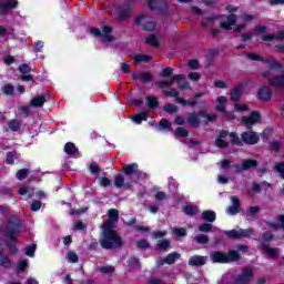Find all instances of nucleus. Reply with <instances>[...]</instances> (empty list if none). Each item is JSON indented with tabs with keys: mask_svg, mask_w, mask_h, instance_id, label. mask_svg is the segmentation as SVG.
<instances>
[{
	"mask_svg": "<svg viewBox=\"0 0 284 284\" xmlns=\"http://www.w3.org/2000/svg\"><path fill=\"white\" fill-rule=\"evenodd\" d=\"M136 26H141L142 30L152 31L156 29V22L152 18H148L143 14L138 16L135 19Z\"/></svg>",
	"mask_w": 284,
	"mask_h": 284,
	"instance_id": "6",
	"label": "nucleus"
},
{
	"mask_svg": "<svg viewBox=\"0 0 284 284\" xmlns=\"http://www.w3.org/2000/svg\"><path fill=\"white\" fill-rule=\"evenodd\" d=\"M164 97H172L180 105H187V100L179 98V90L171 89L170 91H163Z\"/></svg>",
	"mask_w": 284,
	"mask_h": 284,
	"instance_id": "14",
	"label": "nucleus"
},
{
	"mask_svg": "<svg viewBox=\"0 0 284 284\" xmlns=\"http://www.w3.org/2000/svg\"><path fill=\"white\" fill-rule=\"evenodd\" d=\"M9 128L10 130H12L13 132H17V130H19V128H21V123H19V121L17 120H11L9 122Z\"/></svg>",
	"mask_w": 284,
	"mask_h": 284,
	"instance_id": "48",
	"label": "nucleus"
},
{
	"mask_svg": "<svg viewBox=\"0 0 284 284\" xmlns=\"http://www.w3.org/2000/svg\"><path fill=\"white\" fill-rule=\"evenodd\" d=\"M164 112H168V114H174V113L179 112V106H176L174 104H165Z\"/></svg>",
	"mask_w": 284,
	"mask_h": 284,
	"instance_id": "43",
	"label": "nucleus"
},
{
	"mask_svg": "<svg viewBox=\"0 0 284 284\" xmlns=\"http://www.w3.org/2000/svg\"><path fill=\"white\" fill-rule=\"evenodd\" d=\"M247 110V104L236 103L234 105V112H245Z\"/></svg>",
	"mask_w": 284,
	"mask_h": 284,
	"instance_id": "51",
	"label": "nucleus"
},
{
	"mask_svg": "<svg viewBox=\"0 0 284 284\" xmlns=\"http://www.w3.org/2000/svg\"><path fill=\"white\" fill-rule=\"evenodd\" d=\"M172 232L176 239H181V236H186L187 234V231L184 227H174Z\"/></svg>",
	"mask_w": 284,
	"mask_h": 284,
	"instance_id": "39",
	"label": "nucleus"
},
{
	"mask_svg": "<svg viewBox=\"0 0 284 284\" xmlns=\"http://www.w3.org/2000/svg\"><path fill=\"white\" fill-rule=\"evenodd\" d=\"M257 164L256 160H245L241 165H237V172H243L245 170H250L252 168H255Z\"/></svg>",
	"mask_w": 284,
	"mask_h": 284,
	"instance_id": "20",
	"label": "nucleus"
},
{
	"mask_svg": "<svg viewBox=\"0 0 284 284\" xmlns=\"http://www.w3.org/2000/svg\"><path fill=\"white\" fill-rule=\"evenodd\" d=\"M138 247H140V250H148V247H150V244L145 240H140L138 242Z\"/></svg>",
	"mask_w": 284,
	"mask_h": 284,
	"instance_id": "56",
	"label": "nucleus"
},
{
	"mask_svg": "<svg viewBox=\"0 0 284 284\" xmlns=\"http://www.w3.org/2000/svg\"><path fill=\"white\" fill-rule=\"evenodd\" d=\"M109 221L104 222L102 226V239L100 245L103 250H113V247H121V237L114 232V223L119 219V211L111 209L108 212Z\"/></svg>",
	"mask_w": 284,
	"mask_h": 284,
	"instance_id": "1",
	"label": "nucleus"
},
{
	"mask_svg": "<svg viewBox=\"0 0 284 284\" xmlns=\"http://www.w3.org/2000/svg\"><path fill=\"white\" fill-rule=\"evenodd\" d=\"M31 210H32V212H39V210H41V202H39V201L32 202Z\"/></svg>",
	"mask_w": 284,
	"mask_h": 284,
	"instance_id": "60",
	"label": "nucleus"
},
{
	"mask_svg": "<svg viewBox=\"0 0 284 284\" xmlns=\"http://www.w3.org/2000/svg\"><path fill=\"white\" fill-rule=\"evenodd\" d=\"M187 78L191 80V81H199V79H201V74L196 73V72H191L189 73Z\"/></svg>",
	"mask_w": 284,
	"mask_h": 284,
	"instance_id": "62",
	"label": "nucleus"
},
{
	"mask_svg": "<svg viewBox=\"0 0 284 284\" xmlns=\"http://www.w3.org/2000/svg\"><path fill=\"white\" fill-rule=\"evenodd\" d=\"M253 274H254V271H252V268L250 267L244 268L235 280L234 284H248L250 281H252Z\"/></svg>",
	"mask_w": 284,
	"mask_h": 284,
	"instance_id": "9",
	"label": "nucleus"
},
{
	"mask_svg": "<svg viewBox=\"0 0 284 284\" xmlns=\"http://www.w3.org/2000/svg\"><path fill=\"white\" fill-rule=\"evenodd\" d=\"M242 141H244V143H246L247 145H255V143H258V134H256V132L253 131H246L244 133H242Z\"/></svg>",
	"mask_w": 284,
	"mask_h": 284,
	"instance_id": "11",
	"label": "nucleus"
},
{
	"mask_svg": "<svg viewBox=\"0 0 284 284\" xmlns=\"http://www.w3.org/2000/svg\"><path fill=\"white\" fill-rule=\"evenodd\" d=\"M236 23V16L231 14L227 17L226 21H221L220 22V27L222 28V30H231L232 26H234Z\"/></svg>",
	"mask_w": 284,
	"mask_h": 284,
	"instance_id": "16",
	"label": "nucleus"
},
{
	"mask_svg": "<svg viewBox=\"0 0 284 284\" xmlns=\"http://www.w3.org/2000/svg\"><path fill=\"white\" fill-rule=\"evenodd\" d=\"M114 185L115 187H130V184L125 183V178H123V174L115 175Z\"/></svg>",
	"mask_w": 284,
	"mask_h": 284,
	"instance_id": "27",
	"label": "nucleus"
},
{
	"mask_svg": "<svg viewBox=\"0 0 284 284\" xmlns=\"http://www.w3.org/2000/svg\"><path fill=\"white\" fill-rule=\"evenodd\" d=\"M26 255L30 256V258H34V252H37V244L28 245L24 248Z\"/></svg>",
	"mask_w": 284,
	"mask_h": 284,
	"instance_id": "36",
	"label": "nucleus"
},
{
	"mask_svg": "<svg viewBox=\"0 0 284 284\" xmlns=\"http://www.w3.org/2000/svg\"><path fill=\"white\" fill-rule=\"evenodd\" d=\"M172 81H178L180 90H185V88H190V83H182V81H185V75L183 74L173 75Z\"/></svg>",
	"mask_w": 284,
	"mask_h": 284,
	"instance_id": "22",
	"label": "nucleus"
},
{
	"mask_svg": "<svg viewBox=\"0 0 284 284\" xmlns=\"http://www.w3.org/2000/svg\"><path fill=\"white\" fill-rule=\"evenodd\" d=\"M123 172L124 174L129 175L130 174H135V172H139V164L133 163V164H125L123 166Z\"/></svg>",
	"mask_w": 284,
	"mask_h": 284,
	"instance_id": "23",
	"label": "nucleus"
},
{
	"mask_svg": "<svg viewBox=\"0 0 284 284\" xmlns=\"http://www.w3.org/2000/svg\"><path fill=\"white\" fill-rule=\"evenodd\" d=\"M202 219L207 223H214L216 221V213L214 211H204Z\"/></svg>",
	"mask_w": 284,
	"mask_h": 284,
	"instance_id": "25",
	"label": "nucleus"
},
{
	"mask_svg": "<svg viewBox=\"0 0 284 284\" xmlns=\"http://www.w3.org/2000/svg\"><path fill=\"white\" fill-rule=\"evenodd\" d=\"M179 258H181V255L179 253H171L166 256V258L160 260L159 265H165V263L168 265H172V263H175L176 261H179Z\"/></svg>",
	"mask_w": 284,
	"mask_h": 284,
	"instance_id": "17",
	"label": "nucleus"
},
{
	"mask_svg": "<svg viewBox=\"0 0 284 284\" xmlns=\"http://www.w3.org/2000/svg\"><path fill=\"white\" fill-rule=\"evenodd\" d=\"M98 270L102 274H112V272H114V266H100Z\"/></svg>",
	"mask_w": 284,
	"mask_h": 284,
	"instance_id": "47",
	"label": "nucleus"
},
{
	"mask_svg": "<svg viewBox=\"0 0 284 284\" xmlns=\"http://www.w3.org/2000/svg\"><path fill=\"white\" fill-rule=\"evenodd\" d=\"M268 227H271V230H281L284 229V215H280L277 217V224L272 223V222H267Z\"/></svg>",
	"mask_w": 284,
	"mask_h": 284,
	"instance_id": "26",
	"label": "nucleus"
},
{
	"mask_svg": "<svg viewBox=\"0 0 284 284\" xmlns=\"http://www.w3.org/2000/svg\"><path fill=\"white\" fill-rule=\"evenodd\" d=\"M2 92L4 94H12V92H14V87H12V84H6L3 88H2Z\"/></svg>",
	"mask_w": 284,
	"mask_h": 284,
	"instance_id": "53",
	"label": "nucleus"
},
{
	"mask_svg": "<svg viewBox=\"0 0 284 284\" xmlns=\"http://www.w3.org/2000/svg\"><path fill=\"white\" fill-rule=\"evenodd\" d=\"M92 37H98L102 43H112L114 37L112 36V27L103 26L102 29H91Z\"/></svg>",
	"mask_w": 284,
	"mask_h": 284,
	"instance_id": "4",
	"label": "nucleus"
},
{
	"mask_svg": "<svg viewBox=\"0 0 284 284\" xmlns=\"http://www.w3.org/2000/svg\"><path fill=\"white\" fill-rule=\"evenodd\" d=\"M263 252H265V254H267L268 256H273L276 257L278 256V248H272L270 246H262Z\"/></svg>",
	"mask_w": 284,
	"mask_h": 284,
	"instance_id": "33",
	"label": "nucleus"
},
{
	"mask_svg": "<svg viewBox=\"0 0 284 284\" xmlns=\"http://www.w3.org/2000/svg\"><path fill=\"white\" fill-rule=\"evenodd\" d=\"M142 121H148V113L141 112L133 116V122L138 125L141 124Z\"/></svg>",
	"mask_w": 284,
	"mask_h": 284,
	"instance_id": "32",
	"label": "nucleus"
},
{
	"mask_svg": "<svg viewBox=\"0 0 284 284\" xmlns=\"http://www.w3.org/2000/svg\"><path fill=\"white\" fill-rule=\"evenodd\" d=\"M220 170H230V161L223 160L222 162H220Z\"/></svg>",
	"mask_w": 284,
	"mask_h": 284,
	"instance_id": "61",
	"label": "nucleus"
},
{
	"mask_svg": "<svg viewBox=\"0 0 284 284\" xmlns=\"http://www.w3.org/2000/svg\"><path fill=\"white\" fill-rule=\"evenodd\" d=\"M184 212L189 215V216H194V214H196V212H199V207L194 206L193 204H187L184 207Z\"/></svg>",
	"mask_w": 284,
	"mask_h": 284,
	"instance_id": "35",
	"label": "nucleus"
},
{
	"mask_svg": "<svg viewBox=\"0 0 284 284\" xmlns=\"http://www.w3.org/2000/svg\"><path fill=\"white\" fill-rule=\"evenodd\" d=\"M128 1H129L128 4H124L119 8L120 19H126V17H130L132 12V3H134V0H128Z\"/></svg>",
	"mask_w": 284,
	"mask_h": 284,
	"instance_id": "15",
	"label": "nucleus"
},
{
	"mask_svg": "<svg viewBox=\"0 0 284 284\" xmlns=\"http://www.w3.org/2000/svg\"><path fill=\"white\" fill-rule=\"evenodd\" d=\"M146 43H149V45H153L154 48H158L160 40L159 38H156V36H149L146 38Z\"/></svg>",
	"mask_w": 284,
	"mask_h": 284,
	"instance_id": "40",
	"label": "nucleus"
},
{
	"mask_svg": "<svg viewBox=\"0 0 284 284\" xmlns=\"http://www.w3.org/2000/svg\"><path fill=\"white\" fill-rule=\"evenodd\" d=\"M17 7V1H4L0 3V14H6V12H10V10H14Z\"/></svg>",
	"mask_w": 284,
	"mask_h": 284,
	"instance_id": "18",
	"label": "nucleus"
},
{
	"mask_svg": "<svg viewBox=\"0 0 284 284\" xmlns=\"http://www.w3.org/2000/svg\"><path fill=\"white\" fill-rule=\"evenodd\" d=\"M145 101L149 110H156V108H159V98L154 95H149L145 98Z\"/></svg>",
	"mask_w": 284,
	"mask_h": 284,
	"instance_id": "21",
	"label": "nucleus"
},
{
	"mask_svg": "<svg viewBox=\"0 0 284 284\" xmlns=\"http://www.w3.org/2000/svg\"><path fill=\"white\" fill-rule=\"evenodd\" d=\"M129 267H139V260L136 257H132L129 261Z\"/></svg>",
	"mask_w": 284,
	"mask_h": 284,
	"instance_id": "64",
	"label": "nucleus"
},
{
	"mask_svg": "<svg viewBox=\"0 0 284 284\" xmlns=\"http://www.w3.org/2000/svg\"><path fill=\"white\" fill-rule=\"evenodd\" d=\"M252 229L247 230H231V231H225L226 236L230 239H245V236H250L252 234Z\"/></svg>",
	"mask_w": 284,
	"mask_h": 284,
	"instance_id": "10",
	"label": "nucleus"
},
{
	"mask_svg": "<svg viewBox=\"0 0 284 284\" xmlns=\"http://www.w3.org/2000/svg\"><path fill=\"white\" fill-rule=\"evenodd\" d=\"M195 241L196 243H200L203 245L205 243H209L210 239L207 237V235L200 234L195 237Z\"/></svg>",
	"mask_w": 284,
	"mask_h": 284,
	"instance_id": "49",
	"label": "nucleus"
},
{
	"mask_svg": "<svg viewBox=\"0 0 284 284\" xmlns=\"http://www.w3.org/2000/svg\"><path fill=\"white\" fill-rule=\"evenodd\" d=\"M0 265H3V267H9L10 266V260L8 257L0 255Z\"/></svg>",
	"mask_w": 284,
	"mask_h": 284,
	"instance_id": "57",
	"label": "nucleus"
},
{
	"mask_svg": "<svg viewBox=\"0 0 284 284\" xmlns=\"http://www.w3.org/2000/svg\"><path fill=\"white\" fill-rule=\"evenodd\" d=\"M28 265H30V262L28 260H22L18 262L17 273L21 274V272H23L28 267Z\"/></svg>",
	"mask_w": 284,
	"mask_h": 284,
	"instance_id": "38",
	"label": "nucleus"
},
{
	"mask_svg": "<svg viewBox=\"0 0 284 284\" xmlns=\"http://www.w3.org/2000/svg\"><path fill=\"white\" fill-rule=\"evenodd\" d=\"M281 149V142L278 141H272L271 142V150H273L274 152H276L277 150Z\"/></svg>",
	"mask_w": 284,
	"mask_h": 284,
	"instance_id": "63",
	"label": "nucleus"
},
{
	"mask_svg": "<svg viewBox=\"0 0 284 284\" xmlns=\"http://www.w3.org/2000/svg\"><path fill=\"white\" fill-rule=\"evenodd\" d=\"M231 203L232 205L227 207L226 212L227 214H231V216H234L241 212V202L239 201V197L232 196Z\"/></svg>",
	"mask_w": 284,
	"mask_h": 284,
	"instance_id": "12",
	"label": "nucleus"
},
{
	"mask_svg": "<svg viewBox=\"0 0 284 284\" xmlns=\"http://www.w3.org/2000/svg\"><path fill=\"white\" fill-rule=\"evenodd\" d=\"M168 247H170V241L168 240H162L158 243V250H160V252H163V250H168Z\"/></svg>",
	"mask_w": 284,
	"mask_h": 284,
	"instance_id": "46",
	"label": "nucleus"
},
{
	"mask_svg": "<svg viewBox=\"0 0 284 284\" xmlns=\"http://www.w3.org/2000/svg\"><path fill=\"white\" fill-rule=\"evenodd\" d=\"M257 99L260 101H270L272 99V91L270 87L263 85L257 90Z\"/></svg>",
	"mask_w": 284,
	"mask_h": 284,
	"instance_id": "13",
	"label": "nucleus"
},
{
	"mask_svg": "<svg viewBox=\"0 0 284 284\" xmlns=\"http://www.w3.org/2000/svg\"><path fill=\"white\" fill-rule=\"evenodd\" d=\"M213 263H231L232 261H239V253L236 251H230L229 254L223 252H213L210 255Z\"/></svg>",
	"mask_w": 284,
	"mask_h": 284,
	"instance_id": "3",
	"label": "nucleus"
},
{
	"mask_svg": "<svg viewBox=\"0 0 284 284\" xmlns=\"http://www.w3.org/2000/svg\"><path fill=\"white\" fill-rule=\"evenodd\" d=\"M243 125L246 128H252V125H256V123H261V113L253 111L248 116L242 118Z\"/></svg>",
	"mask_w": 284,
	"mask_h": 284,
	"instance_id": "8",
	"label": "nucleus"
},
{
	"mask_svg": "<svg viewBox=\"0 0 284 284\" xmlns=\"http://www.w3.org/2000/svg\"><path fill=\"white\" fill-rule=\"evenodd\" d=\"M242 94H243V88L241 85L236 87L235 89H233L231 91V100L239 101L241 99Z\"/></svg>",
	"mask_w": 284,
	"mask_h": 284,
	"instance_id": "28",
	"label": "nucleus"
},
{
	"mask_svg": "<svg viewBox=\"0 0 284 284\" xmlns=\"http://www.w3.org/2000/svg\"><path fill=\"white\" fill-rule=\"evenodd\" d=\"M205 263H207V257L201 256V255H194L189 260V265L199 266V265H205Z\"/></svg>",
	"mask_w": 284,
	"mask_h": 284,
	"instance_id": "19",
	"label": "nucleus"
},
{
	"mask_svg": "<svg viewBox=\"0 0 284 284\" xmlns=\"http://www.w3.org/2000/svg\"><path fill=\"white\" fill-rule=\"evenodd\" d=\"M159 125L160 128H162V130H170L171 128L170 121H168L166 119H162Z\"/></svg>",
	"mask_w": 284,
	"mask_h": 284,
	"instance_id": "54",
	"label": "nucleus"
},
{
	"mask_svg": "<svg viewBox=\"0 0 284 284\" xmlns=\"http://www.w3.org/2000/svg\"><path fill=\"white\" fill-rule=\"evenodd\" d=\"M19 70H20V72L22 73V74H28V73H30V65H28V64H21L20 67H19Z\"/></svg>",
	"mask_w": 284,
	"mask_h": 284,
	"instance_id": "59",
	"label": "nucleus"
},
{
	"mask_svg": "<svg viewBox=\"0 0 284 284\" xmlns=\"http://www.w3.org/2000/svg\"><path fill=\"white\" fill-rule=\"evenodd\" d=\"M111 184H112V181H110V179H108V178L100 179V185L102 187H110Z\"/></svg>",
	"mask_w": 284,
	"mask_h": 284,
	"instance_id": "55",
	"label": "nucleus"
},
{
	"mask_svg": "<svg viewBox=\"0 0 284 284\" xmlns=\"http://www.w3.org/2000/svg\"><path fill=\"white\" fill-rule=\"evenodd\" d=\"M260 212V209L258 206H251L247 212H246V216L248 219H253V216H256V214H258Z\"/></svg>",
	"mask_w": 284,
	"mask_h": 284,
	"instance_id": "44",
	"label": "nucleus"
},
{
	"mask_svg": "<svg viewBox=\"0 0 284 284\" xmlns=\"http://www.w3.org/2000/svg\"><path fill=\"white\" fill-rule=\"evenodd\" d=\"M255 34L262 36L263 41H284V31H281L277 36L267 34V27L258 24L255 27Z\"/></svg>",
	"mask_w": 284,
	"mask_h": 284,
	"instance_id": "5",
	"label": "nucleus"
},
{
	"mask_svg": "<svg viewBox=\"0 0 284 284\" xmlns=\"http://www.w3.org/2000/svg\"><path fill=\"white\" fill-rule=\"evenodd\" d=\"M187 121L189 124L192 125V128H197L200 123L199 115H196L195 113H190Z\"/></svg>",
	"mask_w": 284,
	"mask_h": 284,
	"instance_id": "31",
	"label": "nucleus"
},
{
	"mask_svg": "<svg viewBox=\"0 0 284 284\" xmlns=\"http://www.w3.org/2000/svg\"><path fill=\"white\" fill-rule=\"evenodd\" d=\"M19 194H21V196H28L30 199L32 197V194H34V191H30L27 186H21L19 189Z\"/></svg>",
	"mask_w": 284,
	"mask_h": 284,
	"instance_id": "42",
	"label": "nucleus"
},
{
	"mask_svg": "<svg viewBox=\"0 0 284 284\" xmlns=\"http://www.w3.org/2000/svg\"><path fill=\"white\" fill-rule=\"evenodd\" d=\"M30 171L28 170V169H22V170H20V171H18L17 172V180L18 181H23V179H26V176H28V173H29Z\"/></svg>",
	"mask_w": 284,
	"mask_h": 284,
	"instance_id": "45",
	"label": "nucleus"
},
{
	"mask_svg": "<svg viewBox=\"0 0 284 284\" xmlns=\"http://www.w3.org/2000/svg\"><path fill=\"white\" fill-rule=\"evenodd\" d=\"M148 61H152V58L143 53L136 54L133 58V62L135 63V65H139V63H148Z\"/></svg>",
	"mask_w": 284,
	"mask_h": 284,
	"instance_id": "24",
	"label": "nucleus"
},
{
	"mask_svg": "<svg viewBox=\"0 0 284 284\" xmlns=\"http://www.w3.org/2000/svg\"><path fill=\"white\" fill-rule=\"evenodd\" d=\"M200 232H221L217 227H214L211 224H202L199 226Z\"/></svg>",
	"mask_w": 284,
	"mask_h": 284,
	"instance_id": "30",
	"label": "nucleus"
},
{
	"mask_svg": "<svg viewBox=\"0 0 284 284\" xmlns=\"http://www.w3.org/2000/svg\"><path fill=\"white\" fill-rule=\"evenodd\" d=\"M175 134H176L178 136H182V139H185V138H187V130H185V129H183V128H178V129L175 130Z\"/></svg>",
	"mask_w": 284,
	"mask_h": 284,
	"instance_id": "52",
	"label": "nucleus"
},
{
	"mask_svg": "<svg viewBox=\"0 0 284 284\" xmlns=\"http://www.w3.org/2000/svg\"><path fill=\"white\" fill-rule=\"evenodd\" d=\"M29 113H30V106H21L19 109V114H21V116H28Z\"/></svg>",
	"mask_w": 284,
	"mask_h": 284,
	"instance_id": "58",
	"label": "nucleus"
},
{
	"mask_svg": "<svg viewBox=\"0 0 284 284\" xmlns=\"http://www.w3.org/2000/svg\"><path fill=\"white\" fill-rule=\"evenodd\" d=\"M274 170H276L280 176L284 179V163H276Z\"/></svg>",
	"mask_w": 284,
	"mask_h": 284,
	"instance_id": "50",
	"label": "nucleus"
},
{
	"mask_svg": "<svg viewBox=\"0 0 284 284\" xmlns=\"http://www.w3.org/2000/svg\"><path fill=\"white\" fill-rule=\"evenodd\" d=\"M45 103V98L43 95L36 97L31 100L32 108H43Z\"/></svg>",
	"mask_w": 284,
	"mask_h": 284,
	"instance_id": "29",
	"label": "nucleus"
},
{
	"mask_svg": "<svg viewBox=\"0 0 284 284\" xmlns=\"http://www.w3.org/2000/svg\"><path fill=\"white\" fill-rule=\"evenodd\" d=\"M67 261H69V263H78L79 261V255H77L74 253V251H70L67 256H65Z\"/></svg>",
	"mask_w": 284,
	"mask_h": 284,
	"instance_id": "41",
	"label": "nucleus"
},
{
	"mask_svg": "<svg viewBox=\"0 0 284 284\" xmlns=\"http://www.w3.org/2000/svg\"><path fill=\"white\" fill-rule=\"evenodd\" d=\"M133 79H140V81L146 82L152 80V75L150 73H134Z\"/></svg>",
	"mask_w": 284,
	"mask_h": 284,
	"instance_id": "37",
	"label": "nucleus"
},
{
	"mask_svg": "<svg viewBox=\"0 0 284 284\" xmlns=\"http://www.w3.org/2000/svg\"><path fill=\"white\" fill-rule=\"evenodd\" d=\"M216 110L217 112H221L223 114L224 119H227L229 121L232 119H235L234 113H230L227 111H225V105H227V98L220 95L216 99Z\"/></svg>",
	"mask_w": 284,
	"mask_h": 284,
	"instance_id": "7",
	"label": "nucleus"
},
{
	"mask_svg": "<svg viewBox=\"0 0 284 284\" xmlns=\"http://www.w3.org/2000/svg\"><path fill=\"white\" fill-rule=\"evenodd\" d=\"M64 152H65V154H77L78 149H77V146L74 145V143L68 142V143L64 145Z\"/></svg>",
	"mask_w": 284,
	"mask_h": 284,
	"instance_id": "34",
	"label": "nucleus"
},
{
	"mask_svg": "<svg viewBox=\"0 0 284 284\" xmlns=\"http://www.w3.org/2000/svg\"><path fill=\"white\" fill-rule=\"evenodd\" d=\"M230 143L233 145H242L241 138L236 133H229L227 131H220L215 139L216 148H227Z\"/></svg>",
	"mask_w": 284,
	"mask_h": 284,
	"instance_id": "2",
	"label": "nucleus"
}]
</instances>
